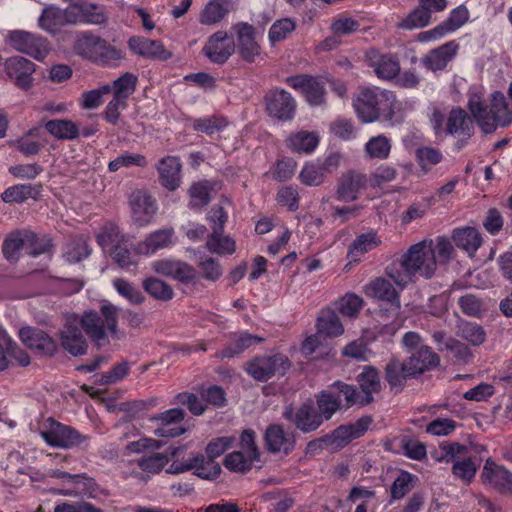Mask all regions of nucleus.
Masks as SVG:
<instances>
[{
  "label": "nucleus",
  "instance_id": "nucleus-1",
  "mask_svg": "<svg viewBox=\"0 0 512 512\" xmlns=\"http://www.w3.org/2000/svg\"><path fill=\"white\" fill-rule=\"evenodd\" d=\"M437 269L433 240L425 239L413 244L385 269V274L401 289L415 282L418 277L430 279Z\"/></svg>",
  "mask_w": 512,
  "mask_h": 512
},
{
  "label": "nucleus",
  "instance_id": "nucleus-2",
  "mask_svg": "<svg viewBox=\"0 0 512 512\" xmlns=\"http://www.w3.org/2000/svg\"><path fill=\"white\" fill-rule=\"evenodd\" d=\"M397 106L394 93L378 87H362L353 97L354 110L363 123H371L378 119L390 121Z\"/></svg>",
  "mask_w": 512,
  "mask_h": 512
},
{
  "label": "nucleus",
  "instance_id": "nucleus-3",
  "mask_svg": "<svg viewBox=\"0 0 512 512\" xmlns=\"http://www.w3.org/2000/svg\"><path fill=\"white\" fill-rule=\"evenodd\" d=\"M430 124L437 137H456L457 149L464 147L474 134L473 119L460 107H453L447 116L435 108L430 116Z\"/></svg>",
  "mask_w": 512,
  "mask_h": 512
},
{
  "label": "nucleus",
  "instance_id": "nucleus-4",
  "mask_svg": "<svg viewBox=\"0 0 512 512\" xmlns=\"http://www.w3.org/2000/svg\"><path fill=\"white\" fill-rule=\"evenodd\" d=\"M119 308L111 303H104L100 307V313L88 310L80 318V325L86 335L97 348L109 344L108 333L116 335L118 328Z\"/></svg>",
  "mask_w": 512,
  "mask_h": 512
},
{
  "label": "nucleus",
  "instance_id": "nucleus-5",
  "mask_svg": "<svg viewBox=\"0 0 512 512\" xmlns=\"http://www.w3.org/2000/svg\"><path fill=\"white\" fill-rule=\"evenodd\" d=\"M40 435L49 446L62 449H84L88 446L90 439L88 435L81 434L75 428L52 418L48 419V426L40 432Z\"/></svg>",
  "mask_w": 512,
  "mask_h": 512
},
{
  "label": "nucleus",
  "instance_id": "nucleus-6",
  "mask_svg": "<svg viewBox=\"0 0 512 512\" xmlns=\"http://www.w3.org/2000/svg\"><path fill=\"white\" fill-rule=\"evenodd\" d=\"M289 368V359L281 353L258 356L245 365L248 375L260 382H266L274 376H284Z\"/></svg>",
  "mask_w": 512,
  "mask_h": 512
},
{
  "label": "nucleus",
  "instance_id": "nucleus-7",
  "mask_svg": "<svg viewBox=\"0 0 512 512\" xmlns=\"http://www.w3.org/2000/svg\"><path fill=\"white\" fill-rule=\"evenodd\" d=\"M282 416L303 433L314 432L323 424L314 403L310 400L298 408H294L292 405L286 406Z\"/></svg>",
  "mask_w": 512,
  "mask_h": 512
},
{
  "label": "nucleus",
  "instance_id": "nucleus-8",
  "mask_svg": "<svg viewBox=\"0 0 512 512\" xmlns=\"http://www.w3.org/2000/svg\"><path fill=\"white\" fill-rule=\"evenodd\" d=\"M267 114L279 121H289L296 113V100L284 89L274 88L264 96Z\"/></svg>",
  "mask_w": 512,
  "mask_h": 512
},
{
  "label": "nucleus",
  "instance_id": "nucleus-9",
  "mask_svg": "<svg viewBox=\"0 0 512 512\" xmlns=\"http://www.w3.org/2000/svg\"><path fill=\"white\" fill-rule=\"evenodd\" d=\"M10 45L18 52L41 61L50 51L49 42L40 35L26 31H13L9 34Z\"/></svg>",
  "mask_w": 512,
  "mask_h": 512
},
{
  "label": "nucleus",
  "instance_id": "nucleus-10",
  "mask_svg": "<svg viewBox=\"0 0 512 512\" xmlns=\"http://www.w3.org/2000/svg\"><path fill=\"white\" fill-rule=\"evenodd\" d=\"M4 71L9 80L18 88L28 90L33 86L36 65L22 57H9L4 62Z\"/></svg>",
  "mask_w": 512,
  "mask_h": 512
},
{
  "label": "nucleus",
  "instance_id": "nucleus-11",
  "mask_svg": "<svg viewBox=\"0 0 512 512\" xmlns=\"http://www.w3.org/2000/svg\"><path fill=\"white\" fill-rule=\"evenodd\" d=\"M364 293L371 298L386 302L392 316L400 312V297L393 285L383 277H377L364 286Z\"/></svg>",
  "mask_w": 512,
  "mask_h": 512
},
{
  "label": "nucleus",
  "instance_id": "nucleus-12",
  "mask_svg": "<svg viewBox=\"0 0 512 512\" xmlns=\"http://www.w3.org/2000/svg\"><path fill=\"white\" fill-rule=\"evenodd\" d=\"M38 24L51 34H56L67 25H75L72 3L65 9L54 5L46 6L38 19Z\"/></svg>",
  "mask_w": 512,
  "mask_h": 512
},
{
  "label": "nucleus",
  "instance_id": "nucleus-13",
  "mask_svg": "<svg viewBox=\"0 0 512 512\" xmlns=\"http://www.w3.org/2000/svg\"><path fill=\"white\" fill-rule=\"evenodd\" d=\"M481 478L484 484L490 485L502 494H512V473L504 466L496 464L488 458L484 464Z\"/></svg>",
  "mask_w": 512,
  "mask_h": 512
},
{
  "label": "nucleus",
  "instance_id": "nucleus-14",
  "mask_svg": "<svg viewBox=\"0 0 512 512\" xmlns=\"http://www.w3.org/2000/svg\"><path fill=\"white\" fill-rule=\"evenodd\" d=\"M235 50L234 40L224 31L214 33L203 47V53L213 63L223 64Z\"/></svg>",
  "mask_w": 512,
  "mask_h": 512
},
{
  "label": "nucleus",
  "instance_id": "nucleus-15",
  "mask_svg": "<svg viewBox=\"0 0 512 512\" xmlns=\"http://www.w3.org/2000/svg\"><path fill=\"white\" fill-rule=\"evenodd\" d=\"M264 441L267 450L271 453L290 454L296 445L293 433L286 431L282 425L271 424L264 433Z\"/></svg>",
  "mask_w": 512,
  "mask_h": 512
},
{
  "label": "nucleus",
  "instance_id": "nucleus-16",
  "mask_svg": "<svg viewBox=\"0 0 512 512\" xmlns=\"http://www.w3.org/2000/svg\"><path fill=\"white\" fill-rule=\"evenodd\" d=\"M368 65L374 69L378 78L390 80L400 72V63L394 54H381L372 48L366 52Z\"/></svg>",
  "mask_w": 512,
  "mask_h": 512
},
{
  "label": "nucleus",
  "instance_id": "nucleus-17",
  "mask_svg": "<svg viewBox=\"0 0 512 512\" xmlns=\"http://www.w3.org/2000/svg\"><path fill=\"white\" fill-rule=\"evenodd\" d=\"M151 267L155 273L171 277L182 283H189L196 277L194 267L180 260L161 259L154 261Z\"/></svg>",
  "mask_w": 512,
  "mask_h": 512
},
{
  "label": "nucleus",
  "instance_id": "nucleus-18",
  "mask_svg": "<svg viewBox=\"0 0 512 512\" xmlns=\"http://www.w3.org/2000/svg\"><path fill=\"white\" fill-rule=\"evenodd\" d=\"M20 339L30 349L44 356H53L57 350V343L46 332L30 327L22 328Z\"/></svg>",
  "mask_w": 512,
  "mask_h": 512
},
{
  "label": "nucleus",
  "instance_id": "nucleus-19",
  "mask_svg": "<svg viewBox=\"0 0 512 512\" xmlns=\"http://www.w3.org/2000/svg\"><path fill=\"white\" fill-rule=\"evenodd\" d=\"M458 50L459 44L454 40L449 41L435 49L430 50L421 59V63L430 71H442L456 57Z\"/></svg>",
  "mask_w": 512,
  "mask_h": 512
},
{
  "label": "nucleus",
  "instance_id": "nucleus-20",
  "mask_svg": "<svg viewBox=\"0 0 512 512\" xmlns=\"http://www.w3.org/2000/svg\"><path fill=\"white\" fill-rule=\"evenodd\" d=\"M367 185V178L364 174L350 170L339 178L336 189L337 199L350 202L358 199L359 193Z\"/></svg>",
  "mask_w": 512,
  "mask_h": 512
},
{
  "label": "nucleus",
  "instance_id": "nucleus-21",
  "mask_svg": "<svg viewBox=\"0 0 512 512\" xmlns=\"http://www.w3.org/2000/svg\"><path fill=\"white\" fill-rule=\"evenodd\" d=\"M129 202L134 221L140 226L150 223L157 211L155 200L145 191L137 190L131 194Z\"/></svg>",
  "mask_w": 512,
  "mask_h": 512
},
{
  "label": "nucleus",
  "instance_id": "nucleus-22",
  "mask_svg": "<svg viewBox=\"0 0 512 512\" xmlns=\"http://www.w3.org/2000/svg\"><path fill=\"white\" fill-rule=\"evenodd\" d=\"M160 184L169 191H175L181 183L182 164L176 156L161 158L156 164Z\"/></svg>",
  "mask_w": 512,
  "mask_h": 512
},
{
  "label": "nucleus",
  "instance_id": "nucleus-23",
  "mask_svg": "<svg viewBox=\"0 0 512 512\" xmlns=\"http://www.w3.org/2000/svg\"><path fill=\"white\" fill-rule=\"evenodd\" d=\"M360 387V397L364 406L375 401L374 394H379L382 390V383L378 370L373 366H365L356 378Z\"/></svg>",
  "mask_w": 512,
  "mask_h": 512
},
{
  "label": "nucleus",
  "instance_id": "nucleus-24",
  "mask_svg": "<svg viewBox=\"0 0 512 512\" xmlns=\"http://www.w3.org/2000/svg\"><path fill=\"white\" fill-rule=\"evenodd\" d=\"M74 22L77 24L101 25L108 19L107 10L103 5L92 2L72 3Z\"/></svg>",
  "mask_w": 512,
  "mask_h": 512
},
{
  "label": "nucleus",
  "instance_id": "nucleus-25",
  "mask_svg": "<svg viewBox=\"0 0 512 512\" xmlns=\"http://www.w3.org/2000/svg\"><path fill=\"white\" fill-rule=\"evenodd\" d=\"M385 380L392 391L403 390L408 378L415 377L406 361L391 357L384 367Z\"/></svg>",
  "mask_w": 512,
  "mask_h": 512
},
{
  "label": "nucleus",
  "instance_id": "nucleus-26",
  "mask_svg": "<svg viewBox=\"0 0 512 512\" xmlns=\"http://www.w3.org/2000/svg\"><path fill=\"white\" fill-rule=\"evenodd\" d=\"M237 31L238 50L241 58L253 62L260 54V46L255 40L254 27L248 23H239L235 26Z\"/></svg>",
  "mask_w": 512,
  "mask_h": 512
},
{
  "label": "nucleus",
  "instance_id": "nucleus-27",
  "mask_svg": "<svg viewBox=\"0 0 512 512\" xmlns=\"http://www.w3.org/2000/svg\"><path fill=\"white\" fill-rule=\"evenodd\" d=\"M61 346L72 356L83 355L87 352L88 343L81 329L68 322L60 331Z\"/></svg>",
  "mask_w": 512,
  "mask_h": 512
},
{
  "label": "nucleus",
  "instance_id": "nucleus-28",
  "mask_svg": "<svg viewBox=\"0 0 512 512\" xmlns=\"http://www.w3.org/2000/svg\"><path fill=\"white\" fill-rule=\"evenodd\" d=\"M406 362L411 372L416 376L439 366L440 358L433 352L431 347L422 345L417 350L411 352Z\"/></svg>",
  "mask_w": 512,
  "mask_h": 512
},
{
  "label": "nucleus",
  "instance_id": "nucleus-29",
  "mask_svg": "<svg viewBox=\"0 0 512 512\" xmlns=\"http://www.w3.org/2000/svg\"><path fill=\"white\" fill-rule=\"evenodd\" d=\"M468 107L476 123L485 134L493 133L496 130L497 124L491 106L484 104L478 95L470 97Z\"/></svg>",
  "mask_w": 512,
  "mask_h": 512
},
{
  "label": "nucleus",
  "instance_id": "nucleus-30",
  "mask_svg": "<svg viewBox=\"0 0 512 512\" xmlns=\"http://www.w3.org/2000/svg\"><path fill=\"white\" fill-rule=\"evenodd\" d=\"M129 48L143 57L157 58L167 60L171 53L165 49L163 44L157 40H150L143 37H132L128 41Z\"/></svg>",
  "mask_w": 512,
  "mask_h": 512
},
{
  "label": "nucleus",
  "instance_id": "nucleus-31",
  "mask_svg": "<svg viewBox=\"0 0 512 512\" xmlns=\"http://www.w3.org/2000/svg\"><path fill=\"white\" fill-rule=\"evenodd\" d=\"M230 341L231 343L229 346H227L225 349L219 351L216 354L218 358H232L236 355H239L246 349L250 348L251 346L262 343L264 341V338L257 335H253L246 331H242L231 334Z\"/></svg>",
  "mask_w": 512,
  "mask_h": 512
},
{
  "label": "nucleus",
  "instance_id": "nucleus-32",
  "mask_svg": "<svg viewBox=\"0 0 512 512\" xmlns=\"http://www.w3.org/2000/svg\"><path fill=\"white\" fill-rule=\"evenodd\" d=\"M34 239L35 233L31 231L12 233L3 242L4 257L10 262H16L19 259L20 251L25 249V245H32Z\"/></svg>",
  "mask_w": 512,
  "mask_h": 512
},
{
  "label": "nucleus",
  "instance_id": "nucleus-33",
  "mask_svg": "<svg viewBox=\"0 0 512 512\" xmlns=\"http://www.w3.org/2000/svg\"><path fill=\"white\" fill-rule=\"evenodd\" d=\"M174 230L165 228L151 233L144 241L138 243L136 251L139 254L150 255L160 249H164L172 244Z\"/></svg>",
  "mask_w": 512,
  "mask_h": 512
},
{
  "label": "nucleus",
  "instance_id": "nucleus-34",
  "mask_svg": "<svg viewBox=\"0 0 512 512\" xmlns=\"http://www.w3.org/2000/svg\"><path fill=\"white\" fill-rule=\"evenodd\" d=\"M317 411L322 421L330 420L342 409V400L330 388L320 391L316 396Z\"/></svg>",
  "mask_w": 512,
  "mask_h": 512
},
{
  "label": "nucleus",
  "instance_id": "nucleus-35",
  "mask_svg": "<svg viewBox=\"0 0 512 512\" xmlns=\"http://www.w3.org/2000/svg\"><path fill=\"white\" fill-rule=\"evenodd\" d=\"M455 245L473 256L482 243L480 233L472 227L458 228L453 231L452 235Z\"/></svg>",
  "mask_w": 512,
  "mask_h": 512
},
{
  "label": "nucleus",
  "instance_id": "nucleus-36",
  "mask_svg": "<svg viewBox=\"0 0 512 512\" xmlns=\"http://www.w3.org/2000/svg\"><path fill=\"white\" fill-rule=\"evenodd\" d=\"M101 43V37L93 34L90 31L82 32L77 36L75 40L74 51L77 55L95 62Z\"/></svg>",
  "mask_w": 512,
  "mask_h": 512
},
{
  "label": "nucleus",
  "instance_id": "nucleus-37",
  "mask_svg": "<svg viewBox=\"0 0 512 512\" xmlns=\"http://www.w3.org/2000/svg\"><path fill=\"white\" fill-rule=\"evenodd\" d=\"M42 191V185L18 184L7 188L2 194V200L6 203H22L29 198L38 199Z\"/></svg>",
  "mask_w": 512,
  "mask_h": 512
},
{
  "label": "nucleus",
  "instance_id": "nucleus-38",
  "mask_svg": "<svg viewBox=\"0 0 512 512\" xmlns=\"http://www.w3.org/2000/svg\"><path fill=\"white\" fill-rule=\"evenodd\" d=\"M319 143V138L314 132L299 131L291 134L287 139V146L297 153H311Z\"/></svg>",
  "mask_w": 512,
  "mask_h": 512
},
{
  "label": "nucleus",
  "instance_id": "nucleus-39",
  "mask_svg": "<svg viewBox=\"0 0 512 512\" xmlns=\"http://www.w3.org/2000/svg\"><path fill=\"white\" fill-rule=\"evenodd\" d=\"M45 129L60 140H73L79 136V127L71 120L55 119L45 123Z\"/></svg>",
  "mask_w": 512,
  "mask_h": 512
},
{
  "label": "nucleus",
  "instance_id": "nucleus-40",
  "mask_svg": "<svg viewBox=\"0 0 512 512\" xmlns=\"http://www.w3.org/2000/svg\"><path fill=\"white\" fill-rule=\"evenodd\" d=\"M318 333L329 337H336L344 332L343 325L335 311L322 310L317 319Z\"/></svg>",
  "mask_w": 512,
  "mask_h": 512
},
{
  "label": "nucleus",
  "instance_id": "nucleus-41",
  "mask_svg": "<svg viewBox=\"0 0 512 512\" xmlns=\"http://www.w3.org/2000/svg\"><path fill=\"white\" fill-rule=\"evenodd\" d=\"M497 126H508L512 123V108L506 100L504 94L500 91H495L491 95L490 104Z\"/></svg>",
  "mask_w": 512,
  "mask_h": 512
},
{
  "label": "nucleus",
  "instance_id": "nucleus-42",
  "mask_svg": "<svg viewBox=\"0 0 512 512\" xmlns=\"http://www.w3.org/2000/svg\"><path fill=\"white\" fill-rule=\"evenodd\" d=\"M212 234L209 236L206 247L216 254H232L235 251V242L229 237L222 236L223 227H212Z\"/></svg>",
  "mask_w": 512,
  "mask_h": 512
},
{
  "label": "nucleus",
  "instance_id": "nucleus-43",
  "mask_svg": "<svg viewBox=\"0 0 512 512\" xmlns=\"http://www.w3.org/2000/svg\"><path fill=\"white\" fill-rule=\"evenodd\" d=\"M457 336L472 346H480L486 340L483 327L475 322L462 321L457 326Z\"/></svg>",
  "mask_w": 512,
  "mask_h": 512
},
{
  "label": "nucleus",
  "instance_id": "nucleus-44",
  "mask_svg": "<svg viewBox=\"0 0 512 512\" xmlns=\"http://www.w3.org/2000/svg\"><path fill=\"white\" fill-rule=\"evenodd\" d=\"M329 388L335 391L340 399L343 396L342 408L348 409L352 406L365 407L355 386L338 380L332 383Z\"/></svg>",
  "mask_w": 512,
  "mask_h": 512
},
{
  "label": "nucleus",
  "instance_id": "nucleus-45",
  "mask_svg": "<svg viewBox=\"0 0 512 512\" xmlns=\"http://www.w3.org/2000/svg\"><path fill=\"white\" fill-rule=\"evenodd\" d=\"M126 237V235L121 233L117 225L114 223H107L101 227L96 236V241L105 252H108Z\"/></svg>",
  "mask_w": 512,
  "mask_h": 512
},
{
  "label": "nucleus",
  "instance_id": "nucleus-46",
  "mask_svg": "<svg viewBox=\"0 0 512 512\" xmlns=\"http://www.w3.org/2000/svg\"><path fill=\"white\" fill-rule=\"evenodd\" d=\"M137 82L138 77L135 74L130 72L124 73L110 85L113 97L127 102V99L135 92Z\"/></svg>",
  "mask_w": 512,
  "mask_h": 512
},
{
  "label": "nucleus",
  "instance_id": "nucleus-47",
  "mask_svg": "<svg viewBox=\"0 0 512 512\" xmlns=\"http://www.w3.org/2000/svg\"><path fill=\"white\" fill-rule=\"evenodd\" d=\"M194 474L199 478L205 480H215L221 473V466L215 460L208 459V457L197 454L193 456Z\"/></svg>",
  "mask_w": 512,
  "mask_h": 512
},
{
  "label": "nucleus",
  "instance_id": "nucleus-48",
  "mask_svg": "<svg viewBox=\"0 0 512 512\" xmlns=\"http://www.w3.org/2000/svg\"><path fill=\"white\" fill-rule=\"evenodd\" d=\"M391 147V141L385 135L374 136L365 144V156L369 159H387Z\"/></svg>",
  "mask_w": 512,
  "mask_h": 512
},
{
  "label": "nucleus",
  "instance_id": "nucleus-49",
  "mask_svg": "<svg viewBox=\"0 0 512 512\" xmlns=\"http://www.w3.org/2000/svg\"><path fill=\"white\" fill-rule=\"evenodd\" d=\"M143 289L154 299L159 301H169L174 296L172 287L155 277H147L142 282Z\"/></svg>",
  "mask_w": 512,
  "mask_h": 512
},
{
  "label": "nucleus",
  "instance_id": "nucleus-50",
  "mask_svg": "<svg viewBox=\"0 0 512 512\" xmlns=\"http://www.w3.org/2000/svg\"><path fill=\"white\" fill-rule=\"evenodd\" d=\"M132 242L129 237H126L123 241L111 248L109 255L121 268H128L131 265L136 264L135 255L132 251Z\"/></svg>",
  "mask_w": 512,
  "mask_h": 512
},
{
  "label": "nucleus",
  "instance_id": "nucleus-51",
  "mask_svg": "<svg viewBox=\"0 0 512 512\" xmlns=\"http://www.w3.org/2000/svg\"><path fill=\"white\" fill-rule=\"evenodd\" d=\"M92 252L85 237L79 236L73 239L66 248L64 257L69 263H77L87 258Z\"/></svg>",
  "mask_w": 512,
  "mask_h": 512
},
{
  "label": "nucleus",
  "instance_id": "nucleus-52",
  "mask_svg": "<svg viewBox=\"0 0 512 512\" xmlns=\"http://www.w3.org/2000/svg\"><path fill=\"white\" fill-rule=\"evenodd\" d=\"M326 176L320 160L306 163L299 175L301 182L308 186L321 185Z\"/></svg>",
  "mask_w": 512,
  "mask_h": 512
},
{
  "label": "nucleus",
  "instance_id": "nucleus-53",
  "mask_svg": "<svg viewBox=\"0 0 512 512\" xmlns=\"http://www.w3.org/2000/svg\"><path fill=\"white\" fill-rule=\"evenodd\" d=\"M227 12L226 0H211L200 15V22L205 25L217 23L225 17Z\"/></svg>",
  "mask_w": 512,
  "mask_h": 512
},
{
  "label": "nucleus",
  "instance_id": "nucleus-54",
  "mask_svg": "<svg viewBox=\"0 0 512 512\" xmlns=\"http://www.w3.org/2000/svg\"><path fill=\"white\" fill-rule=\"evenodd\" d=\"M364 304L363 299L354 294L346 293L338 302L337 309L340 314L348 318H356Z\"/></svg>",
  "mask_w": 512,
  "mask_h": 512
},
{
  "label": "nucleus",
  "instance_id": "nucleus-55",
  "mask_svg": "<svg viewBox=\"0 0 512 512\" xmlns=\"http://www.w3.org/2000/svg\"><path fill=\"white\" fill-rule=\"evenodd\" d=\"M477 465L470 457H463L452 465V474L455 478L469 484L475 477Z\"/></svg>",
  "mask_w": 512,
  "mask_h": 512
},
{
  "label": "nucleus",
  "instance_id": "nucleus-56",
  "mask_svg": "<svg viewBox=\"0 0 512 512\" xmlns=\"http://www.w3.org/2000/svg\"><path fill=\"white\" fill-rule=\"evenodd\" d=\"M192 126L195 131L212 135L223 130L227 126V120L218 116L197 118L193 120Z\"/></svg>",
  "mask_w": 512,
  "mask_h": 512
},
{
  "label": "nucleus",
  "instance_id": "nucleus-57",
  "mask_svg": "<svg viewBox=\"0 0 512 512\" xmlns=\"http://www.w3.org/2000/svg\"><path fill=\"white\" fill-rule=\"evenodd\" d=\"M431 15L421 5L411 11L406 18H404L398 27L402 29L412 30L423 28L430 23Z\"/></svg>",
  "mask_w": 512,
  "mask_h": 512
},
{
  "label": "nucleus",
  "instance_id": "nucleus-58",
  "mask_svg": "<svg viewBox=\"0 0 512 512\" xmlns=\"http://www.w3.org/2000/svg\"><path fill=\"white\" fill-rule=\"evenodd\" d=\"M116 291L133 305H140L144 302L145 296L133 284L122 278L113 280Z\"/></svg>",
  "mask_w": 512,
  "mask_h": 512
},
{
  "label": "nucleus",
  "instance_id": "nucleus-59",
  "mask_svg": "<svg viewBox=\"0 0 512 512\" xmlns=\"http://www.w3.org/2000/svg\"><path fill=\"white\" fill-rule=\"evenodd\" d=\"M380 242L381 241L374 232L362 234L352 242L349 248V255L353 257L354 255L367 253L368 251L376 248Z\"/></svg>",
  "mask_w": 512,
  "mask_h": 512
},
{
  "label": "nucleus",
  "instance_id": "nucleus-60",
  "mask_svg": "<svg viewBox=\"0 0 512 512\" xmlns=\"http://www.w3.org/2000/svg\"><path fill=\"white\" fill-rule=\"evenodd\" d=\"M255 460L256 459H252L248 454L245 456L240 451H234L226 455L224 466L230 471L244 473L251 469Z\"/></svg>",
  "mask_w": 512,
  "mask_h": 512
},
{
  "label": "nucleus",
  "instance_id": "nucleus-61",
  "mask_svg": "<svg viewBox=\"0 0 512 512\" xmlns=\"http://www.w3.org/2000/svg\"><path fill=\"white\" fill-rule=\"evenodd\" d=\"M439 448L441 450V455L437 457L439 462H452L454 464L455 461L463 458L467 452V447L457 442H444L440 444Z\"/></svg>",
  "mask_w": 512,
  "mask_h": 512
},
{
  "label": "nucleus",
  "instance_id": "nucleus-62",
  "mask_svg": "<svg viewBox=\"0 0 512 512\" xmlns=\"http://www.w3.org/2000/svg\"><path fill=\"white\" fill-rule=\"evenodd\" d=\"M461 311L471 317H480L484 311L483 300L474 294L466 293L458 299Z\"/></svg>",
  "mask_w": 512,
  "mask_h": 512
},
{
  "label": "nucleus",
  "instance_id": "nucleus-63",
  "mask_svg": "<svg viewBox=\"0 0 512 512\" xmlns=\"http://www.w3.org/2000/svg\"><path fill=\"white\" fill-rule=\"evenodd\" d=\"M211 187L207 181L194 183L189 189L190 206L199 208L206 206L210 202Z\"/></svg>",
  "mask_w": 512,
  "mask_h": 512
},
{
  "label": "nucleus",
  "instance_id": "nucleus-64",
  "mask_svg": "<svg viewBox=\"0 0 512 512\" xmlns=\"http://www.w3.org/2000/svg\"><path fill=\"white\" fill-rule=\"evenodd\" d=\"M296 24L290 18L277 20L272 24L269 30V40L271 43L279 42L285 39L288 34L295 30Z\"/></svg>",
  "mask_w": 512,
  "mask_h": 512
}]
</instances>
